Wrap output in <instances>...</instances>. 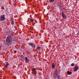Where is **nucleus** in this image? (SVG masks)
Returning <instances> with one entry per match:
<instances>
[{"mask_svg": "<svg viewBox=\"0 0 79 79\" xmlns=\"http://www.w3.org/2000/svg\"><path fill=\"white\" fill-rule=\"evenodd\" d=\"M0 79H1V78H0Z\"/></svg>", "mask_w": 79, "mask_h": 79, "instance_id": "4be33fe9", "label": "nucleus"}, {"mask_svg": "<svg viewBox=\"0 0 79 79\" xmlns=\"http://www.w3.org/2000/svg\"><path fill=\"white\" fill-rule=\"evenodd\" d=\"M38 49L39 50H40V47H38Z\"/></svg>", "mask_w": 79, "mask_h": 79, "instance_id": "dca6fc26", "label": "nucleus"}, {"mask_svg": "<svg viewBox=\"0 0 79 79\" xmlns=\"http://www.w3.org/2000/svg\"><path fill=\"white\" fill-rule=\"evenodd\" d=\"M78 1H79V0H78Z\"/></svg>", "mask_w": 79, "mask_h": 79, "instance_id": "412c9836", "label": "nucleus"}, {"mask_svg": "<svg viewBox=\"0 0 79 79\" xmlns=\"http://www.w3.org/2000/svg\"><path fill=\"white\" fill-rule=\"evenodd\" d=\"M5 16L4 15H2L0 17V20L1 21H3L4 19H5Z\"/></svg>", "mask_w": 79, "mask_h": 79, "instance_id": "7ed1b4c3", "label": "nucleus"}, {"mask_svg": "<svg viewBox=\"0 0 79 79\" xmlns=\"http://www.w3.org/2000/svg\"><path fill=\"white\" fill-rule=\"evenodd\" d=\"M37 73V71H36V69L35 68H33L32 69V73L35 74Z\"/></svg>", "mask_w": 79, "mask_h": 79, "instance_id": "f03ea898", "label": "nucleus"}, {"mask_svg": "<svg viewBox=\"0 0 79 79\" xmlns=\"http://www.w3.org/2000/svg\"><path fill=\"white\" fill-rule=\"evenodd\" d=\"M6 44V45H7V44Z\"/></svg>", "mask_w": 79, "mask_h": 79, "instance_id": "aec40b11", "label": "nucleus"}, {"mask_svg": "<svg viewBox=\"0 0 79 79\" xmlns=\"http://www.w3.org/2000/svg\"><path fill=\"white\" fill-rule=\"evenodd\" d=\"M74 71H77V69H78V66H76L74 68Z\"/></svg>", "mask_w": 79, "mask_h": 79, "instance_id": "423d86ee", "label": "nucleus"}, {"mask_svg": "<svg viewBox=\"0 0 79 79\" xmlns=\"http://www.w3.org/2000/svg\"><path fill=\"white\" fill-rule=\"evenodd\" d=\"M62 16L63 18L66 19V16L65 15V14H64V13L63 12H62Z\"/></svg>", "mask_w": 79, "mask_h": 79, "instance_id": "20e7f679", "label": "nucleus"}, {"mask_svg": "<svg viewBox=\"0 0 79 79\" xmlns=\"http://www.w3.org/2000/svg\"><path fill=\"white\" fill-rule=\"evenodd\" d=\"M25 60L26 62H29V60L27 58V57H25Z\"/></svg>", "mask_w": 79, "mask_h": 79, "instance_id": "6e6552de", "label": "nucleus"}, {"mask_svg": "<svg viewBox=\"0 0 79 79\" xmlns=\"http://www.w3.org/2000/svg\"><path fill=\"white\" fill-rule=\"evenodd\" d=\"M11 23L12 24H14V21L13 19H11Z\"/></svg>", "mask_w": 79, "mask_h": 79, "instance_id": "9b49d317", "label": "nucleus"}, {"mask_svg": "<svg viewBox=\"0 0 79 79\" xmlns=\"http://www.w3.org/2000/svg\"><path fill=\"white\" fill-rule=\"evenodd\" d=\"M14 52H15V53H16V52H17V51H14Z\"/></svg>", "mask_w": 79, "mask_h": 79, "instance_id": "a211bd4d", "label": "nucleus"}, {"mask_svg": "<svg viewBox=\"0 0 79 79\" xmlns=\"http://www.w3.org/2000/svg\"><path fill=\"white\" fill-rule=\"evenodd\" d=\"M30 21H31V22H32L33 21V19H30Z\"/></svg>", "mask_w": 79, "mask_h": 79, "instance_id": "4468645a", "label": "nucleus"}, {"mask_svg": "<svg viewBox=\"0 0 79 79\" xmlns=\"http://www.w3.org/2000/svg\"><path fill=\"white\" fill-rule=\"evenodd\" d=\"M55 1V0H51V2H54V1Z\"/></svg>", "mask_w": 79, "mask_h": 79, "instance_id": "f3484780", "label": "nucleus"}, {"mask_svg": "<svg viewBox=\"0 0 79 79\" xmlns=\"http://www.w3.org/2000/svg\"><path fill=\"white\" fill-rule=\"evenodd\" d=\"M8 65H9V63L8 62H6V65L5 66V68H6L8 66Z\"/></svg>", "mask_w": 79, "mask_h": 79, "instance_id": "1a4fd4ad", "label": "nucleus"}, {"mask_svg": "<svg viewBox=\"0 0 79 79\" xmlns=\"http://www.w3.org/2000/svg\"><path fill=\"white\" fill-rule=\"evenodd\" d=\"M29 45H31V47H32L34 48L35 47V44H34L33 43H28Z\"/></svg>", "mask_w": 79, "mask_h": 79, "instance_id": "39448f33", "label": "nucleus"}, {"mask_svg": "<svg viewBox=\"0 0 79 79\" xmlns=\"http://www.w3.org/2000/svg\"><path fill=\"white\" fill-rule=\"evenodd\" d=\"M6 41L8 43H10L12 42V38L10 36H8L6 39Z\"/></svg>", "mask_w": 79, "mask_h": 79, "instance_id": "f257e3e1", "label": "nucleus"}, {"mask_svg": "<svg viewBox=\"0 0 79 79\" xmlns=\"http://www.w3.org/2000/svg\"><path fill=\"white\" fill-rule=\"evenodd\" d=\"M71 66H74V63H73L72 64H71Z\"/></svg>", "mask_w": 79, "mask_h": 79, "instance_id": "f8f14e48", "label": "nucleus"}, {"mask_svg": "<svg viewBox=\"0 0 79 79\" xmlns=\"http://www.w3.org/2000/svg\"><path fill=\"white\" fill-rule=\"evenodd\" d=\"M15 3H16V2H15Z\"/></svg>", "mask_w": 79, "mask_h": 79, "instance_id": "6ab92c4d", "label": "nucleus"}, {"mask_svg": "<svg viewBox=\"0 0 79 79\" xmlns=\"http://www.w3.org/2000/svg\"><path fill=\"white\" fill-rule=\"evenodd\" d=\"M67 73L68 75H70L71 74V72H70L69 71H67Z\"/></svg>", "mask_w": 79, "mask_h": 79, "instance_id": "9d476101", "label": "nucleus"}, {"mask_svg": "<svg viewBox=\"0 0 79 79\" xmlns=\"http://www.w3.org/2000/svg\"><path fill=\"white\" fill-rule=\"evenodd\" d=\"M55 63H53L52 64V69H54L55 68Z\"/></svg>", "mask_w": 79, "mask_h": 79, "instance_id": "0eeeda50", "label": "nucleus"}, {"mask_svg": "<svg viewBox=\"0 0 79 79\" xmlns=\"http://www.w3.org/2000/svg\"><path fill=\"white\" fill-rule=\"evenodd\" d=\"M56 79H60V76H57L56 77Z\"/></svg>", "mask_w": 79, "mask_h": 79, "instance_id": "ddd939ff", "label": "nucleus"}, {"mask_svg": "<svg viewBox=\"0 0 79 79\" xmlns=\"http://www.w3.org/2000/svg\"><path fill=\"white\" fill-rule=\"evenodd\" d=\"M35 22L36 23H37V21H36V20H35Z\"/></svg>", "mask_w": 79, "mask_h": 79, "instance_id": "2eb2a0df", "label": "nucleus"}]
</instances>
